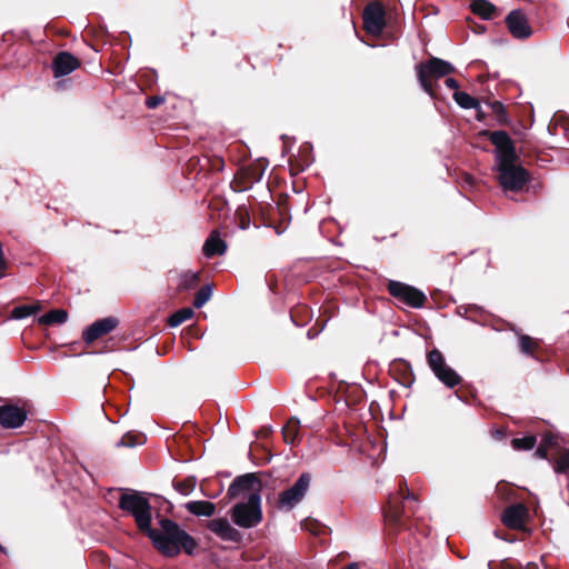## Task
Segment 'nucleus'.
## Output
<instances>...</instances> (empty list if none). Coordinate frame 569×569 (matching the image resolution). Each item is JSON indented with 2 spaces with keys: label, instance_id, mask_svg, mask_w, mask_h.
Segmentation results:
<instances>
[{
  "label": "nucleus",
  "instance_id": "9",
  "mask_svg": "<svg viewBox=\"0 0 569 569\" xmlns=\"http://www.w3.org/2000/svg\"><path fill=\"white\" fill-rule=\"evenodd\" d=\"M385 9L379 2L369 3L363 11V26L368 33L379 36L385 28Z\"/></svg>",
  "mask_w": 569,
  "mask_h": 569
},
{
  "label": "nucleus",
  "instance_id": "32",
  "mask_svg": "<svg viewBox=\"0 0 569 569\" xmlns=\"http://www.w3.org/2000/svg\"><path fill=\"white\" fill-rule=\"evenodd\" d=\"M569 470V450L561 452L555 463V471L558 473L567 472Z\"/></svg>",
  "mask_w": 569,
  "mask_h": 569
},
{
  "label": "nucleus",
  "instance_id": "7",
  "mask_svg": "<svg viewBox=\"0 0 569 569\" xmlns=\"http://www.w3.org/2000/svg\"><path fill=\"white\" fill-rule=\"evenodd\" d=\"M310 481V475L302 473L290 488L279 493L278 508L284 511L293 509L306 496Z\"/></svg>",
  "mask_w": 569,
  "mask_h": 569
},
{
  "label": "nucleus",
  "instance_id": "28",
  "mask_svg": "<svg viewBox=\"0 0 569 569\" xmlns=\"http://www.w3.org/2000/svg\"><path fill=\"white\" fill-rule=\"evenodd\" d=\"M213 286L208 283L204 284L194 296L193 307L200 309L203 307L212 296Z\"/></svg>",
  "mask_w": 569,
  "mask_h": 569
},
{
  "label": "nucleus",
  "instance_id": "20",
  "mask_svg": "<svg viewBox=\"0 0 569 569\" xmlns=\"http://www.w3.org/2000/svg\"><path fill=\"white\" fill-rule=\"evenodd\" d=\"M199 281H200V273L196 272V271L188 270V271H183L179 274L177 287H178V290H180V291L190 290V289L196 288L199 283Z\"/></svg>",
  "mask_w": 569,
  "mask_h": 569
},
{
  "label": "nucleus",
  "instance_id": "23",
  "mask_svg": "<svg viewBox=\"0 0 569 569\" xmlns=\"http://www.w3.org/2000/svg\"><path fill=\"white\" fill-rule=\"evenodd\" d=\"M453 99L462 109H479L480 107L479 101L476 98L463 91H456L453 93Z\"/></svg>",
  "mask_w": 569,
  "mask_h": 569
},
{
  "label": "nucleus",
  "instance_id": "37",
  "mask_svg": "<svg viewBox=\"0 0 569 569\" xmlns=\"http://www.w3.org/2000/svg\"><path fill=\"white\" fill-rule=\"evenodd\" d=\"M445 84L449 88V89H453L457 91V89L459 88V83L456 79L453 78H447L445 80Z\"/></svg>",
  "mask_w": 569,
  "mask_h": 569
},
{
  "label": "nucleus",
  "instance_id": "44",
  "mask_svg": "<svg viewBox=\"0 0 569 569\" xmlns=\"http://www.w3.org/2000/svg\"><path fill=\"white\" fill-rule=\"evenodd\" d=\"M290 318L295 322V316L292 313L290 315Z\"/></svg>",
  "mask_w": 569,
  "mask_h": 569
},
{
  "label": "nucleus",
  "instance_id": "35",
  "mask_svg": "<svg viewBox=\"0 0 569 569\" xmlns=\"http://www.w3.org/2000/svg\"><path fill=\"white\" fill-rule=\"evenodd\" d=\"M540 445H545L546 448L551 449L553 446L558 445V438L553 435H545Z\"/></svg>",
  "mask_w": 569,
  "mask_h": 569
},
{
  "label": "nucleus",
  "instance_id": "14",
  "mask_svg": "<svg viewBox=\"0 0 569 569\" xmlns=\"http://www.w3.org/2000/svg\"><path fill=\"white\" fill-rule=\"evenodd\" d=\"M117 326L118 320L113 317L97 320L84 329L82 332V339L87 345H90L100 337L111 332Z\"/></svg>",
  "mask_w": 569,
  "mask_h": 569
},
{
  "label": "nucleus",
  "instance_id": "33",
  "mask_svg": "<svg viewBox=\"0 0 569 569\" xmlns=\"http://www.w3.org/2000/svg\"><path fill=\"white\" fill-rule=\"evenodd\" d=\"M488 569H517V567L509 560H490L487 563Z\"/></svg>",
  "mask_w": 569,
  "mask_h": 569
},
{
  "label": "nucleus",
  "instance_id": "2",
  "mask_svg": "<svg viewBox=\"0 0 569 569\" xmlns=\"http://www.w3.org/2000/svg\"><path fill=\"white\" fill-rule=\"evenodd\" d=\"M246 491L249 492L247 501L236 503L230 510V516L237 526L249 529L257 527L262 521L259 481L253 473L237 477L228 488V495L231 498Z\"/></svg>",
  "mask_w": 569,
  "mask_h": 569
},
{
  "label": "nucleus",
  "instance_id": "39",
  "mask_svg": "<svg viewBox=\"0 0 569 569\" xmlns=\"http://www.w3.org/2000/svg\"><path fill=\"white\" fill-rule=\"evenodd\" d=\"M463 182H465V184L471 187L473 184L475 180L470 174H466L463 178Z\"/></svg>",
  "mask_w": 569,
  "mask_h": 569
},
{
  "label": "nucleus",
  "instance_id": "26",
  "mask_svg": "<svg viewBox=\"0 0 569 569\" xmlns=\"http://www.w3.org/2000/svg\"><path fill=\"white\" fill-rule=\"evenodd\" d=\"M193 315L194 312L191 308H182L171 315V317L168 320V323L171 328H176L183 323L184 321L191 319Z\"/></svg>",
  "mask_w": 569,
  "mask_h": 569
},
{
  "label": "nucleus",
  "instance_id": "8",
  "mask_svg": "<svg viewBox=\"0 0 569 569\" xmlns=\"http://www.w3.org/2000/svg\"><path fill=\"white\" fill-rule=\"evenodd\" d=\"M388 291L392 297L412 308L423 307L427 300V297L422 291L400 281H389Z\"/></svg>",
  "mask_w": 569,
  "mask_h": 569
},
{
  "label": "nucleus",
  "instance_id": "13",
  "mask_svg": "<svg viewBox=\"0 0 569 569\" xmlns=\"http://www.w3.org/2000/svg\"><path fill=\"white\" fill-rule=\"evenodd\" d=\"M27 420V411L14 405L0 406V426L6 429H17Z\"/></svg>",
  "mask_w": 569,
  "mask_h": 569
},
{
  "label": "nucleus",
  "instance_id": "27",
  "mask_svg": "<svg viewBox=\"0 0 569 569\" xmlns=\"http://www.w3.org/2000/svg\"><path fill=\"white\" fill-rule=\"evenodd\" d=\"M300 421L297 418H292L288 421V423L283 427V438L286 442L292 445L295 443L298 437Z\"/></svg>",
  "mask_w": 569,
  "mask_h": 569
},
{
  "label": "nucleus",
  "instance_id": "15",
  "mask_svg": "<svg viewBox=\"0 0 569 569\" xmlns=\"http://www.w3.org/2000/svg\"><path fill=\"white\" fill-rule=\"evenodd\" d=\"M80 66L79 60L69 52H59L52 61V70L56 78L64 77L73 72Z\"/></svg>",
  "mask_w": 569,
  "mask_h": 569
},
{
  "label": "nucleus",
  "instance_id": "10",
  "mask_svg": "<svg viewBox=\"0 0 569 569\" xmlns=\"http://www.w3.org/2000/svg\"><path fill=\"white\" fill-rule=\"evenodd\" d=\"M417 503V498L415 495L409 493L403 498V501L399 503L398 498L393 497L389 499V508L386 512V518L395 523L399 525L401 522L402 515H406L407 512L415 513L413 505Z\"/></svg>",
  "mask_w": 569,
  "mask_h": 569
},
{
  "label": "nucleus",
  "instance_id": "22",
  "mask_svg": "<svg viewBox=\"0 0 569 569\" xmlns=\"http://www.w3.org/2000/svg\"><path fill=\"white\" fill-rule=\"evenodd\" d=\"M471 10L482 19L488 20L492 18L496 7L488 0H473L471 2Z\"/></svg>",
  "mask_w": 569,
  "mask_h": 569
},
{
  "label": "nucleus",
  "instance_id": "31",
  "mask_svg": "<svg viewBox=\"0 0 569 569\" xmlns=\"http://www.w3.org/2000/svg\"><path fill=\"white\" fill-rule=\"evenodd\" d=\"M538 346V342L533 340L530 336L521 335L519 337V347L521 352L525 355L531 356L533 349Z\"/></svg>",
  "mask_w": 569,
  "mask_h": 569
},
{
  "label": "nucleus",
  "instance_id": "29",
  "mask_svg": "<svg viewBox=\"0 0 569 569\" xmlns=\"http://www.w3.org/2000/svg\"><path fill=\"white\" fill-rule=\"evenodd\" d=\"M146 438L143 435L126 433L117 443L118 447H136L142 445Z\"/></svg>",
  "mask_w": 569,
  "mask_h": 569
},
{
  "label": "nucleus",
  "instance_id": "16",
  "mask_svg": "<svg viewBox=\"0 0 569 569\" xmlns=\"http://www.w3.org/2000/svg\"><path fill=\"white\" fill-rule=\"evenodd\" d=\"M527 515L528 510L522 503L511 505L503 510L501 521L508 528L521 529Z\"/></svg>",
  "mask_w": 569,
  "mask_h": 569
},
{
  "label": "nucleus",
  "instance_id": "34",
  "mask_svg": "<svg viewBox=\"0 0 569 569\" xmlns=\"http://www.w3.org/2000/svg\"><path fill=\"white\" fill-rule=\"evenodd\" d=\"M492 112L497 116L500 122L506 121L505 106L500 101H493L490 103Z\"/></svg>",
  "mask_w": 569,
  "mask_h": 569
},
{
  "label": "nucleus",
  "instance_id": "17",
  "mask_svg": "<svg viewBox=\"0 0 569 569\" xmlns=\"http://www.w3.org/2000/svg\"><path fill=\"white\" fill-rule=\"evenodd\" d=\"M227 251V243L217 231H212L203 243L202 252L207 258L222 256Z\"/></svg>",
  "mask_w": 569,
  "mask_h": 569
},
{
  "label": "nucleus",
  "instance_id": "40",
  "mask_svg": "<svg viewBox=\"0 0 569 569\" xmlns=\"http://www.w3.org/2000/svg\"><path fill=\"white\" fill-rule=\"evenodd\" d=\"M495 535H496V537H497V538H499V539H503V540L509 541V542H512V541H513V539H508V538L501 537V536L499 535V531H495Z\"/></svg>",
  "mask_w": 569,
  "mask_h": 569
},
{
  "label": "nucleus",
  "instance_id": "4",
  "mask_svg": "<svg viewBox=\"0 0 569 569\" xmlns=\"http://www.w3.org/2000/svg\"><path fill=\"white\" fill-rule=\"evenodd\" d=\"M119 508L134 518L141 531L147 532L151 527V505L142 493L136 491L123 493L119 499Z\"/></svg>",
  "mask_w": 569,
  "mask_h": 569
},
{
  "label": "nucleus",
  "instance_id": "42",
  "mask_svg": "<svg viewBox=\"0 0 569 569\" xmlns=\"http://www.w3.org/2000/svg\"><path fill=\"white\" fill-rule=\"evenodd\" d=\"M477 119L478 120H482V112L478 110V113H477Z\"/></svg>",
  "mask_w": 569,
  "mask_h": 569
},
{
  "label": "nucleus",
  "instance_id": "12",
  "mask_svg": "<svg viewBox=\"0 0 569 569\" xmlns=\"http://www.w3.org/2000/svg\"><path fill=\"white\" fill-rule=\"evenodd\" d=\"M506 23L515 38L526 39L532 33L526 14L520 10L510 11L506 18Z\"/></svg>",
  "mask_w": 569,
  "mask_h": 569
},
{
  "label": "nucleus",
  "instance_id": "21",
  "mask_svg": "<svg viewBox=\"0 0 569 569\" xmlns=\"http://www.w3.org/2000/svg\"><path fill=\"white\" fill-rule=\"evenodd\" d=\"M68 319V312L63 309H53L41 317H39L38 321L41 325L51 326V325H61L64 323Z\"/></svg>",
  "mask_w": 569,
  "mask_h": 569
},
{
  "label": "nucleus",
  "instance_id": "6",
  "mask_svg": "<svg viewBox=\"0 0 569 569\" xmlns=\"http://www.w3.org/2000/svg\"><path fill=\"white\" fill-rule=\"evenodd\" d=\"M427 363L435 377L447 388H455L462 382V377L451 368L442 352L438 349H432L427 355Z\"/></svg>",
  "mask_w": 569,
  "mask_h": 569
},
{
  "label": "nucleus",
  "instance_id": "5",
  "mask_svg": "<svg viewBox=\"0 0 569 569\" xmlns=\"http://www.w3.org/2000/svg\"><path fill=\"white\" fill-rule=\"evenodd\" d=\"M455 71V67L442 59L431 58L417 67L418 81L426 93L435 98L431 79H440Z\"/></svg>",
  "mask_w": 569,
  "mask_h": 569
},
{
  "label": "nucleus",
  "instance_id": "19",
  "mask_svg": "<svg viewBox=\"0 0 569 569\" xmlns=\"http://www.w3.org/2000/svg\"><path fill=\"white\" fill-rule=\"evenodd\" d=\"M267 163L262 160H258L257 162L250 164L248 168L243 169V176L248 180L249 187L259 182L266 171Z\"/></svg>",
  "mask_w": 569,
  "mask_h": 569
},
{
  "label": "nucleus",
  "instance_id": "36",
  "mask_svg": "<svg viewBox=\"0 0 569 569\" xmlns=\"http://www.w3.org/2000/svg\"><path fill=\"white\" fill-rule=\"evenodd\" d=\"M163 102H164V98L163 97L154 96V97H150V98L147 99L146 106L149 109H154L158 106L162 104Z\"/></svg>",
  "mask_w": 569,
  "mask_h": 569
},
{
  "label": "nucleus",
  "instance_id": "38",
  "mask_svg": "<svg viewBox=\"0 0 569 569\" xmlns=\"http://www.w3.org/2000/svg\"><path fill=\"white\" fill-rule=\"evenodd\" d=\"M548 448L545 447V445H539V447L536 450V456L540 458H547L548 457Z\"/></svg>",
  "mask_w": 569,
  "mask_h": 569
},
{
  "label": "nucleus",
  "instance_id": "24",
  "mask_svg": "<svg viewBox=\"0 0 569 569\" xmlns=\"http://www.w3.org/2000/svg\"><path fill=\"white\" fill-rule=\"evenodd\" d=\"M197 480L194 477H189L182 480H173L172 486L177 492L182 496H189L196 488Z\"/></svg>",
  "mask_w": 569,
  "mask_h": 569
},
{
  "label": "nucleus",
  "instance_id": "1",
  "mask_svg": "<svg viewBox=\"0 0 569 569\" xmlns=\"http://www.w3.org/2000/svg\"><path fill=\"white\" fill-rule=\"evenodd\" d=\"M489 140L496 147L498 179L505 190L519 191L528 182V171L516 164L517 153L513 142L506 131L488 132Z\"/></svg>",
  "mask_w": 569,
  "mask_h": 569
},
{
  "label": "nucleus",
  "instance_id": "18",
  "mask_svg": "<svg viewBox=\"0 0 569 569\" xmlns=\"http://www.w3.org/2000/svg\"><path fill=\"white\" fill-rule=\"evenodd\" d=\"M184 508L194 516L211 517L216 512L214 503L206 500L188 501Z\"/></svg>",
  "mask_w": 569,
  "mask_h": 569
},
{
  "label": "nucleus",
  "instance_id": "43",
  "mask_svg": "<svg viewBox=\"0 0 569 569\" xmlns=\"http://www.w3.org/2000/svg\"><path fill=\"white\" fill-rule=\"evenodd\" d=\"M455 396H456L457 399L462 401V398L460 397V395L458 392H455Z\"/></svg>",
  "mask_w": 569,
  "mask_h": 569
},
{
  "label": "nucleus",
  "instance_id": "41",
  "mask_svg": "<svg viewBox=\"0 0 569 569\" xmlns=\"http://www.w3.org/2000/svg\"><path fill=\"white\" fill-rule=\"evenodd\" d=\"M346 569H359V566L356 562H351Z\"/></svg>",
  "mask_w": 569,
  "mask_h": 569
},
{
  "label": "nucleus",
  "instance_id": "25",
  "mask_svg": "<svg viewBox=\"0 0 569 569\" xmlns=\"http://www.w3.org/2000/svg\"><path fill=\"white\" fill-rule=\"evenodd\" d=\"M40 310V305H22L14 307L11 311V318L16 320L26 319Z\"/></svg>",
  "mask_w": 569,
  "mask_h": 569
},
{
  "label": "nucleus",
  "instance_id": "45",
  "mask_svg": "<svg viewBox=\"0 0 569 569\" xmlns=\"http://www.w3.org/2000/svg\"><path fill=\"white\" fill-rule=\"evenodd\" d=\"M0 550H1V551H4V548H3L1 545H0Z\"/></svg>",
  "mask_w": 569,
  "mask_h": 569
},
{
  "label": "nucleus",
  "instance_id": "30",
  "mask_svg": "<svg viewBox=\"0 0 569 569\" xmlns=\"http://www.w3.org/2000/svg\"><path fill=\"white\" fill-rule=\"evenodd\" d=\"M537 438L535 436H527L523 438H515L511 443L516 450H530L535 447Z\"/></svg>",
  "mask_w": 569,
  "mask_h": 569
},
{
  "label": "nucleus",
  "instance_id": "11",
  "mask_svg": "<svg viewBox=\"0 0 569 569\" xmlns=\"http://www.w3.org/2000/svg\"><path fill=\"white\" fill-rule=\"evenodd\" d=\"M207 528L223 541L240 542L242 538L241 532L226 518L211 519L208 522Z\"/></svg>",
  "mask_w": 569,
  "mask_h": 569
},
{
  "label": "nucleus",
  "instance_id": "3",
  "mask_svg": "<svg viewBox=\"0 0 569 569\" xmlns=\"http://www.w3.org/2000/svg\"><path fill=\"white\" fill-rule=\"evenodd\" d=\"M146 533L164 557L173 558L180 552L194 556L199 547L198 541L171 519H161L159 529L150 527Z\"/></svg>",
  "mask_w": 569,
  "mask_h": 569
}]
</instances>
